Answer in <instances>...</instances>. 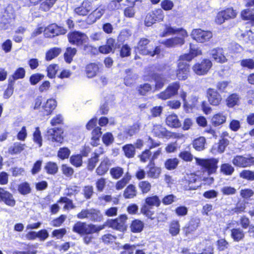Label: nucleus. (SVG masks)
I'll list each match as a JSON object with an SVG mask.
<instances>
[{
  "label": "nucleus",
  "mask_w": 254,
  "mask_h": 254,
  "mask_svg": "<svg viewBox=\"0 0 254 254\" xmlns=\"http://www.w3.org/2000/svg\"><path fill=\"white\" fill-rule=\"evenodd\" d=\"M178 33L180 36L162 40L160 43L167 48H173L182 46L185 43V38L188 36L187 31L182 28H176L166 25L164 31L161 35V37H166L169 35Z\"/></svg>",
  "instance_id": "f257e3e1"
},
{
  "label": "nucleus",
  "mask_w": 254,
  "mask_h": 254,
  "mask_svg": "<svg viewBox=\"0 0 254 254\" xmlns=\"http://www.w3.org/2000/svg\"><path fill=\"white\" fill-rule=\"evenodd\" d=\"M200 54V51L198 49L192 48L190 45V53L180 56L177 72V76L179 80H186L188 78L190 69V65L188 62L190 61L194 57Z\"/></svg>",
  "instance_id": "f03ea898"
},
{
  "label": "nucleus",
  "mask_w": 254,
  "mask_h": 254,
  "mask_svg": "<svg viewBox=\"0 0 254 254\" xmlns=\"http://www.w3.org/2000/svg\"><path fill=\"white\" fill-rule=\"evenodd\" d=\"M196 164L201 167L203 172H206L208 176L216 173L218 168L219 160L217 158L207 159L195 157Z\"/></svg>",
  "instance_id": "7ed1b4c3"
},
{
  "label": "nucleus",
  "mask_w": 254,
  "mask_h": 254,
  "mask_svg": "<svg viewBox=\"0 0 254 254\" xmlns=\"http://www.w3.org/2000/svg\"><path fill=\"white\" fill-rule=\"evenodd\" d=\"M101 230L93 224H87L81 221L77 222L72 228L73 232L80 235L91 234L96 233Z\"/></svg>",
  "instance_id": "20e7f679"
},
{
  "label": "nucleus",
  "mask_w": 254,
  "mask_h": 254,
  "mask_svg": "<svg viewBox=\"0 0 254 254\" xmlns=\"http://www.w3.org/2000/svg\"><path fill=\"white\" fill-rule=\"evenodd\" d=\"M181 185L185 190H196L200 186V178L193 173L188 174L182 180Z\"/></svg>",
  "instance_id": "39448f33"
},
{
  "label": "nucleus",
  "mask_w": 254,
  "mask_h": 254,
  "mask_svg": "<svg viewBox=\"0 0 254 254\" xmlns=\"http://www.w3.org/2000/svg\"><path fill=\"white\" fill-rule=\"evenodd\" d=\"M76 216L79 219H87L97 222L100 221L102 217L100 211L94 208L82 209Z\"/></svg>",
  "instance_id": "423d86ee"
},
{
  "label": "nucleus",
  "mask_w": 254,
  "mask_h": 254,
  "mask_svg": "<svg viewBox=\"0 0 254 254\" xmlns=\"http://www.w3.org/2000/svg\"><path fill=\"white\" fill-rule=\"evenodd\" d=\"M161 203V201L157 195H153L145 198V203L141 208V212L147 217L151 218L153 213L150 210L152 206L158 207Z\"/></svg>",
  "instance_id": "0eeeda50"
},
{
  "label": "nucleus",
  "mask_w": 254,
  "mask_h": 254,
  "mask_svg": "<svg viewBox=\"0 0 254 254\" xmlns=\"http://www.w3.org/2000/svg\"><path fill=\"white\" fill-rule=\"evenodd\" d=\"M237 16L236 10L232 8H228L219 11L216 15L215 22L218 24H222L226 20L235 18Z\"/></svg>",
  "instance_id": "6e6552de"
},
{
  "label": "nucleus",
  "mask_w": 254,
  "mask_h": 254,
  "mask_svg": "<svg viewBox=\"0 0 254 254\" xmlns=\"http://www.w3.org/2000/svg\"><path fill=\"white\" fill-rule=\"evenodd\" d=\"M191 36L197 42L204 43L208 41L212 37V33L210 31L195 29L192 31Z\"/></svg>",
  "instance_id": "1a4fd4ad"
},
{
  "label": "nucleus",
  "mask_w": 254,
  "mask_h": 254,
  "mask_svg": "<svg viewBox=\"0 0 254 254\" xmlns=\"http://www.w3.org/2000/svg\"><path fill=\"white\" fill-rule=\"evenodd\" d=\"M127 216L126 215H121L116 219L109 220L108 221V225L109 227L114 229L121 232H124L127 229Z\"/></svg>",
  "instance_id": "9d476101"
},
{
  "label": "nucleus",
  "mask_w": 254,
  "mask_h": 254,
  "mask_svg": "<svg viewBox=\"0 0 254 254\" xmlns=\"http://www.w3.org/2000/svg\"><path fill=\"white\" fill-rule=\"evenodd\" d=\"M179 88L180 84L179 82H173L170 84L164 91L159 94L157 96L162 100L169 99L178 93Z\"/></svg>",
  "instance_id": "9b49d317"
},
{
  "label": "nucleus",
  "mask_w": 254,
  "mask_h": 254,
  "mask_svg": "<svg viewBox=\"0 0 254 254\" xmlns=\"http://www.w3.org/2000/svg\"><path fill=\"white\" fill-rule=\"evenodd\" d=\"M179 88L180 84L179 82H173L170 84L164 91L159 94L157 96L162 100L169 99L178 93Z\"/></svg>",
  "instance_id": "f8f14e48"
},
{
  "label": "nucleus",
  "mask_w": 254,
  "mask_h": 254,
  "mask_svg": "<svg viewBox=\"0 0 254 254\" xmlns=\"http://www.w3.org/2000/svg\"><path fill=\"white\" fill-rule=\"evenodd\" d=\"M211 66V62L208 59H204L201 63L194 64L192 69L196 74L202 75L206 74Z\"/></svg>",
  "instance_id": "ddd939ff"
},
{
  "label": "nucleus",
  "mask_w": 254,
  "mask_h": 254,
  "mask_svg": "<svg viewBox=\"0 0 254 254\" xmlns=\"http://www.w3.org/2000/svg\"><path fill=\"white\" fill-rule=\"evenodd\" d=\"M87 39V37L84 33L77 31H73L68 34L69 42L77 46L82 45L86 42Z\"/></svg>",
  "instance_id": "4468645a"
},
{
  "label": "nucleus",
  "mask_w": 254,
  "mask_h": 254,
  "mask_svg": "<svg viewBox=\"0 0 254 254\" xmlns=\"http://www.w3.org/2000/svg\"><path fill=\"white\" fill-rule=\"evenodd\" d=\"M66 30L63 27L60 26L55 23L52 24L46 27L44 34L46 37H52L65 34Z\"/></svg>",
  "instance_id": "2eb2a0df"
},
{
  "label": "nucleus",
  "mask_w": 254,
  "mask_h": 254,
  "mask_svg": "<svg viewBox=\"0 0 254 254\" xmlns=\"http://www.w3.org/2000/svg\"><path fill=\"white\" fill-rule=\"evenodd\" d=\"M232 163L235 166L239 167H249L254 165V157L237 155L233 159Z\"/></svg>",
  "instance_id": "dca6fc26"
},
{
  "label": "nucleus",
  "mask_w": 254,
  "mask_h": 254,
  "mask_svg": "<svg viewBox=\"0 0 254 254\" xmlns=\"http://www.w3.org/2000/svg\"><path fill=\"white\" fill-rule=\"evenodd\" d=\"M63 133L62 128L58 127L50 128L47 131L49 139H51L52 142L60 143H62L64 140V137L62 135Z\"/></svg>",
  "instance_id": "f3484780"
},
{
  "label": "nucleus",
  "mask_w": 254,
  "mask_h": 254,
  "mask_svg": "<svg viewBox=\"0 0 254 254\" xmlns=\"http://www.w3.org/2000/svg\"><path fill=\"white\" fill-rule=\"evenodd\" d=\"M113 163V160L107 157H104L101 161L99 166L96 170V172L99 176H103L109 170L110 167Z\"/></svg>",
  "instance_id": "a211bd4d"
},
{
  "label": "nucleus",
  "mask_w": 254,
  "mask_h": 254,
  "mask_svg": "<svg viewBox=\"0 0 254 254\" xmlns=\"http://www.w3.org/2000/svg\"><path fill=\"white\" fill-rule=\"evenodd\" d=\"M3 201L5 204L11 207L15 205V200L13 195L2 188H0V202Z\"/></svg>",
  "instance_id": "6ab92c4d"
},
{
  "label": "nucleus",
  "mask_w": 254,
  "mask_h": 254,
  "mask_svg": "<svg viewBox=\"0 0 254 254\" xmlns=\"http://www.w3.org/2000/svg\"><path fill=\"white\" fill-rule=\"evenodd\" d=\"M105 5H101L90 14L87 18V21L89 23H94L97 19H100L105 13Z\"/></svg>",
  "instance_id": "aec40b11"
},
{
  "label": "nucleus",
  "mask_w": 254,
  "mask_h": 254,
  "mask_svg": "<svg viewBox=\"0 0 254 254\" xmlns=\"http://www.w3.org/2000/svg\"><path fill=\"white\" fill-rule=\"evenodd\" d=\"M207 97L209 103L213 106H217L221 101V95L214 89H209L207 90Z\"/></svg>",
  "instance_id": "412c9836"
},
{
  "label": "nucleus",
  "mask_w": 254,
  "mask_h": 254,
  "mask_svg": "<svg viewBox=\"0 0 254 254\" xmlns=\"http://www.w3.org/2000/svg\"><path fill=\"white\" fill-rule=\"evenodd\" d=\"M92 9V2L88 0H84L81 5L75 8L74 12L79 15H86Z\"/></svg>",
  "instance_id": "4be33fe9"
},
{
  "label": "nucleus",
  "mask_w": 254,
  "mask_h": 254,
  "mask_svg": "<svg viewBox=\"0 0 254 254\" xmlns=\"http://www.w3.org/2000/svg\"><path fill=\"white\" fill-rule=\"evenodd\" d=\"M57 106L56 101L54 99H48L42 105V111L44 115H50Z\"/></svg>",
  "instance_id": "5701e85b"
},
{
  "label": "nucleus",
  "mask_w": 254,
  "mask_h": 254,
  "mask_svg": "<svg viewBox=\"0 0 254 254\" xmlns=\"http://www.w3.org/2000/svg\"><path fill=\"white\" fill-rule=\"evenodd\" d=\"M210 54L213 59L218 63H223L227 61L222 48H217L212 49L210 51Z\"/></svg>",
  "instance_id": "b1692460"
},
{
  "label": "nucleus",
  "mask_w": 254,
  "mask_h": 254,
  "mask_svg": "<svg viewBox=\"0 0 254 254\" xmlns=\"http://www.w3.org/2000/svg\"><path fill=\"white\" fill-rule=\"evenodd\" d=\"M152 133L159 138H167L170 136V132L160 125H156L153 126Z\"/></svg>",
  "instance_id": "393cba45"
},
{
  "label": "nucleus",
  "mask_w": 254,
  "mask_h": 254,
  "mask_svg": "<svg viewBox=\"0 0 254 254\" xmlns=\"http://www.w3.org/2000/svg\"><path fill=\"white\" fill-rule=\"evenodd\" d=\"M245 236L244 231L240 228H233L231 230V237L234 242H239L243 241Z\"/></svg>",
  "instance_id": "a878e982"
},
{
  "label": "nucleus",
  "mask_w": 254,
  "mask_h": 254,
  "mask_svg": "<svg viewBox=\"0 0 254 254\" xmlns=\"http://www.w3.org/2000/svg\"><path fill=\"white\" fill-rule=\"evenodd\" d=\"M149 170L147 171V174L150 178L157 179L159 177L161 169L159 167L155 166V163H149L147 165Z\"/></svg>",
  "instance_id": "bb28decb"
},
{
  "label": "nucleus",
  "mask_w": 254,
  "mask_h": 254,
  "mask_svg": "<svg viewBox=\"0 0 254 254\" xmlns=\"http://www.w3.org/2000/svg\"><path fill=\"white\" fill-rule=\"evenodd\" d=\"M150 41L145 38H141L138 43L137 49L138 52L144 55H147L149 53V51L146 49V46Z\"/></svg>",
  "instance_id": "cd10ccee"
},
{
  "label": "nucleus",
  "mask_w": 254,
  "mask_h": 254,
  "mask_svg": "<svg viewBox=\"0 0 254 254\" xmlns=\"http://www.w3.org/2000/svg\"><path fill=\"white\" fill-rule=\"evenodd\" d=\"M99 66L95 63H90L86 67V72L88 77L92 78L95 76L99 72Z\"/></svg>",
  "instance_id": "c85d7f7f"
},
{
  "label": "nucleus",
  "mask_w": 254,
  "mask_h": 254,
  "mask_svg": "<svg viewBox=\"0 0 254 254\" xmlns=\"http://www.w3.org/2000/svg\"><path fill=\"white\" fill-rule=\"evenodd\" d=\"M25 144L18 142H14L8 148V152L11 155H15L20 153L25 148Z\"/></svg>",
  "instance_id": "c756f323"
},
{
  "label": "nucleus",
  "mask_w": 254,
  "mask_h": 254,
  "mask_svg": "<svg viewBox=\"0 0 254 254\" xmlns=\"http://www.w3.org/2000/svg\"><path fill=\"white\" fill-rule=\"evenodd\" d=\"M151 77L155 83V89L157 90L161 89L165 82L164 77L162 75L157 73H153Z\"/></svg>",
  "instance_id": "7c9ffc66"
},
{
  "label": "nucleus",
  "mask_w": 254,
  "mask_h": 254,
  "mask_svg": "<svg viewBox=\"0 0 254 254\" xmlns=\"http://www.w3.org/2000/svg\"><path fill=\"white\" fill-rule=\"evenodd\" d=\"M166 122L167 125L171 127H178L181 125L177 116L175 114L169 115L166 118Z\"/></svg>",
  "instance_id": "2f4dec72"
},
{
  "label": "nucleus",
  "mask_w": 254,
  "mask_h": 254,
  "mask_svg": "<svg viewBox=\"0 0 254 254\" xmlns=\"http://www.w3.org/2000/svg\"><path fill=\"white\" fill-rule=\"evenodd\" d=\"M199 223V220L197 219H191L189 223L188 227L185 229L186 235L192 233L198 228Z\"/></svg>",
  "instance_id": "473e14b6"
},
{
  "label": "nucleus",
  "mask_w": 254,
  "mask_h": 254,
  "mask_svg": "<svg viewBox=\"0 0 254 254\" xmlns=\"http://www.w3.org/2000/svg\"><path fill=\"white\" fill-rule=\"evenodd\" d=\"M102 134L101 128L99 127H96L92 132V138L91 144L93 146H97L99 141V138Z\"/></svg>",
  "instance_id": "72a5a7b5"
},
{
  "label": "nucleus",
  "mask_w": 254,
  "mask_h": 254,
  "mask_svg": "<svg viewBox=\"0 0 254 254\" xmlns=\"http://www.w3.org/2000/svg\"><path fill=\"white\" fill-rule=\"evenodd\" d=\"M123 150L125 155L128 158H133L135 154L134 145L132 144H127L123 147Z\"/></svg>",
  "instance_id": "f704fd0d"
},
{
  "label": "nucleus",
  "mask_w": 254,
  "mask_h": 254,
  "mask_svg": "<svg viewBox=\"0 0 254 254\" xmlns=\"http://www.w3.org/2000/svg\"><path fill=\"white\" fill-rule=\"evenodd\" d=\"M44 169L46 173L50 175H55L58 171V166L57 163L52 161L46 163Z\"/></svg>",
  "instance_id": "c9c22d12"
},
{
  "label": "nucleus",
  "mask_w": 254,
  "mask_h": 254,
  "mask_svg": "<svg viewBox=\"0 0 254 254\" xmlns=\"http://www.w3.org/2000/svg\"><path fill=\"white\" fill-rule=\"evenodd\" d=\"M180 231V225L178 220H173L169 225V233L172 236L179 234Z\"/></svg>",
  "instance_id": "e433bc0d"
},
{
  "label": "nucleus",
  "mask_w": 254,
  "mask_h": 254,
  "mask_svg": "<svg viewBox=\"0 0 254 254\" xmlns=\"http://www.w3.org/2000/svg\"><path fill=\"white\" fill-rule=\"evenodd\" d=\"M139 126L137 125H133L131 127H129L125 128L123 131V134L125 137L127 138L128 137L133 136L139 130Z\"/></svg>",
  "instance_id": "4c0bfd02"
},
{
  "label": "nucleus",
  "mask_w": 254,
  "mask_h": 254,
  "mask_svg": "<svg viewBox=\"0 0 254 254\" xmlns=\"http://www.w3.org/2000/svg\"><path fill=\"white\" fill-rule=\"evenodd\" d=\"M17 190L19 193L23 195L29 194L31 192L30 184L26 182L20 183L18 186Z\"/></svg>",
  "instance_id": "58836bf2"
},
{
  "label": "nucleus",
  "mask_w": 254,
  "mask_h": 254,
  "mask_svg": "<svg viewBox=\"0 0 254 254\" xmlns=\"http://www.w3.org/2000/svg\"><path fill=\"white\" fill-rule=\"evenodd\" d=\"M77 50L74 48L68 47L66 49V51L64 54V58L67 63H70L73 59V57L75 55Z\"/></svg>",
  "instance_id": "ea45409f"
},
{
  "label": "nucleus",
  "mask_w": 254,
  "mask_h": 254,
  "mask_svg": "<svg viewBox=\"0 0 254 254\" xmlns=\"http://www.w3.org/2000/svg\"><path fill=\"white\" fill-rule=\"evenodd\" d=\"M226 117L222 113H218L213 116L212 118V124L216 127L223 124L225 122Z\"/></svg>",
  "instance_id": "a19ab883"
},
{
  "label": "nucleus",
  "mask_w": 254,
  "mask_h": 254,
  "mask_svg": "<svg viewBox=\"0 0 254 254\" xmlns=\"http://www.w3.org/2000/svg\"><path fill=\"white\" fill-rule=\"evenodd\" d=\"M33 140L34 143L38 145L39 147H41L43 144V139L41 135V132L39 127L35 128V130L33 134Z\"/></svg>",
  "instance_id": "79ce46f5"
},
{
  "label": "nucleus",
  "mask_w": 254,
  "mask_h": 254,
  "mask_svg": "<svg viewBox=\"0 0 254 254\" xmlns=\"http://www.w3.org/2000/svg\"><path fill=\"white\" fill-rule=\"evenodd\" d=\"M130 179L131 176L128 173H126L123 178L117 183L116 189L117 190H122L128 183Z\"/></svg>",
  "instance_id": "37998d69"
},
{
  "label": "nucleus",
  "mask_w": 254,
  "mask_h": 254,
  "mask_svg": "<svg viewBox=\"0 0 254 254\" xmlns=\"http://www.w3.org/2000/svg\"><path fill=\"white\" fill-rule=\"evenodd\" d=\"M61 52V50L57 47L50 49L46 54V60L51 61L59 56Z\"/></svg>",
  "instance_id": "c03bdc74"
},
{
  "label": "nucleus",
  "mask_w": 254,
  "mask_h": 254,
  "mask_svg": "<svg viewBox=\"0 0 254 254\" xmlns=\"http://www.w3.org/2000/svg\"><path fill=\"white\" fill-rule=\"evenodd\" d=\"M234 168L229 163H224L220 167V172L226 176L231 175L234 172Z\"/></svg>",
  "instance_id": "a18cd8bd"
},
{
  "label": "nucleus",
  "mask_w": 254,
  "mask_h": 254,
  "mask_svg": "<svg viewBox=\"0 0 254 254\" xmlns=\"http://www.w3.org/2000/svg\"><path fill=\"white\" fill-rule=\"evenodd\" d=\"M144 224L142 221L139 220H135L132 222L130 228L132 232L138 233L142 230Z\"/></svg>",
  "instance_id": "49530a36"
},
{
  "label": "nucleus",
  "mask_w": 254,
  "mask_h": 254,
  "mask_svg": "<svg viewBox=\"0 0 254 254\" xmlns=\"http://www.w3.org/2000/svg\"><path fill=\"white\" fill-rule=\"evenodd\" d=\"M179 163V161L177 158H170L165 161V166L167 170H172L177 168Z\"/></svg>",
  "instance_id": "de8ad7c7"
},
{
  "label": "nucleus",
  "mask_w": 254,
  "mask_h": 254,
  "mask_svg": "<svg viewBox=\"0 0 254 254\" xmlns=\"http://www.w3.org/2000/svg\"><path fill=\"white\" fill-rule=\"evenodd\" d=\"M205 139L204 137H199L194 140L193 142V147L198 151L202 150L204 148Z\"/></svg>",
  "instance_id": "09e8293b"
},
{
  "label": "nucleus",
  "mask_w": 254,
  "mask_h": 254,
  "mask_svg": "<svg viewBox=\"0 0 254 254\" xmlns=\"http://www.w3.org/2000/svg\"><path fill=\"white\" fill-rule=\"evenodd\" d=\"M58 203H65V205L64 207V209L65 210H68L69 209H73L75 208V206L73 203L72 200L67 197H61L58 201Z\"/></svg>",
  "instance_id": "8fccbe9b"
},
{
  "label": "nucleus",
  "mask_w": 254,
  "mask_h": 254,
  "mask_svg": "<svg viewBox=\"0 0 254 254\" xmlns=\"http://www.w3.org/2000/svg\"><path fill=\"white\" fill-rule=\"evenodd\" d=\"M135 187L133 185H129L125 190L124 195L126 198H133L136 195Z\"/></svg>",
  "instance_id": "3c124183"
},
{
  "label": "nucleus",
  "mask_w": 254,
  "mask_h": 254,
  "mask_svg": "<svg viewBox=\"0 0 254 254\" xmlns=\"http://www.w3.org/2000/svg\"><path fill=\"white\" fill-rule=\"evenodd\" d=\"M156 21H161L163 20L164 13L161 8H157L150 12Z\"/></svg>",
  "instance_id": "603ef678"
},
{
  "label": "nucleus",
  "mask_w": 254,
  "mask_h": 254,
  "mask_svg": "<svg viewBox=\"0 0 254 254\" xmlns=\"http://www.w3.org/2000/svg\"><path fill=\"white\" fill-rule=\"evenodd\" d=\"M2 16L7 17L8 19L12 20L15 18V10L11 4H9L6 6Z\"/></svg>",
  "instance_id": "864d4df0"
},
{
  "label": "nucleus",
  "mask_w": 254,
  "mask_h": 254,
  "mask_svg": "<svg viewBox=\"0 0 254 254\" xmlns=\"http://www.w3.org/2000/svg\"><path fill=\"white\" fill-rule=\"evenodd\" d=\"M70 162L75 167H80L82 164V156L80 154L72 155L70 158Z\"/></svg>",
  "instance_id": "5fc2aeb1"
},
{
  "label": "nucleus",
  "mask_w": 254,
  "mask_h": 254,
  "mask_svg": "<svg viewBox=\"0 0 254 254\" xmlns=\"http://www.w3.org/2000/svg\"><path fill=\"white\" fill-rule=\"evenodd\" d=\"M135 1L132 3L131 5L126 7L124 10V16L127 18H132L134 16L135 11L134 8Z\"/></svg>",
  "instance_id": "6e6d98bb"
},
{
  "label": "nucleus",
  "mask_w": 254,
  "mask_h": 254,
  "mask_svg": "<svg viewBox=\"0 0 254 254\" xmlns=\"http://www.w3.org/2000/svg\"><path fill=\"white\" fill-rule=\"evenodd\" d=\"M228 144L229 141L227 139L222 138L220 140L218 144H216L213 147V148L214 149L215 147H217L218 152L223 153L225 151V148Z\"/></svg>",
  "instance_id": "4d7b16f0"
},
{
  "label": "nucleus",
  "mask_w": 254,
  "mask_h": 254,
  "mask_svg": "<svg viewBox=\"0 0 254 254\" xmlns=\"http://www.w3.org/2000/svg\"><path fill=\"white\" fill-rule=\"evenodd\" d=\"M240 177L248 181H254V172L248 170H243L240 174Z\"/></svg>",
  "instance_id": "13d9d810"
},
{
  "label": "nucleus",
  "mask_w": 254,
  "mask_h": 254,
  "mask_svg": "<svg viewBox=\"0 0 254 254\" xmlns=\"http://www.w3.org/2000/svg\"><path fill=\"white\" fill-rule=\"evenodd\" d=\"M124 173L123 169L120 167H114L111 169L110 174L114 179H118L120 178Z\"/></svg>",
  "instance_id": "bf43d9fd"
},
{
  "label": "nucleus",
  "mask_w": 254,
  "mask_h": 254,
  "mask_svg": "<svg viewBox=\"0 0 254 254\" xmlns=\"http://www.w3.org/2000/svg\"><path fill=\"white\" fill-rule=\"evenodd\" d=\"M239 100V95L237 94H232L227 100V105L229 107H233L238 104Z\"/></svg>",
  "instance_id": "052dcab7"
},
{
  "label": "nucleus",
  "mask_w": 254,
  "mask_h": 254,
  "mask_svg": "<svg viewBox=\"0 0 254 254\" xmlns=\"http://www.w3.org/2000/svg\"><path fill=\"white\" fill-rule=\"evenodd\" d=\"M241 16L244 20H250L253 23L254 20V13L253 11L248 9L243 10L241 12Z\"/></svg>",
  "instance_id": "680f3d73"
},
{
  "label": "nucleus",
  "mask_w": 254,
  "mask_h": 254,
  "mask_svg": "<svg viewBox=\"0 0 254 254\" xmlns=\"http://www.w3.org/2000/svg\"><path fill=\"white\" fill-rule=\"evenodd\" d=\"M70 154V150L67 147L60 148L58 152V157L64 160L68 158Z\"/></svg>",
  "instance_id": "e2e57ef3"
},
{
  "label": "nucleus",
  "mask_w": 254,
  "mask_h": 254,
  "mask_svg": "<svg viewBox=\"0 0 254 254\" xmlns=\"http://www.w3.org/2000/svg\"><path fill=\"white\" fill-rule=\"evenodd\" d=\"M160 5L161 9L165 11H169L173 9L174 6V3L171 0H162Z\"/></svg>",
  "instance_id": "0e129e2a"
},
{
  "label": "nucleus",
  "mask_w": 254,
  "mask_h": 254,
  "mask_svg": "<svg viewBox=\"0 0 254 254\" xmlns=\"http://www.w3.org/2000/svg\"><path fill=\"white\" fill-rule=\"evenodd\" d=\"M58 70V66L56 64L50 65L47 69V75L49 78H53L55 77Z\"/></svg>",
  "instance_id": "69168bd1"
},
{
  "label": "nucleus",
  "mask_w": 254,
  "mask_h": 254,
  "mask_svg": "<svg viewBox=\"0 0 254 254\" xmlns=\"http://www.w3.org/2000/svg\"><path fill=\"white\" fill-rule=\"evenodd\" d=\"M25 75V70L23 67L17 68L12 75V80L14 81L18 79H21L24 77Z\"/></svg>",
  "instance_id": "338daca9"
},
{
  "label": "nucleus",
  "mask_w": 254,
  "mask_h": 254,
  "mask_svg": "<svg viewBox=\"0 0 254 254\" xmlns=\"http://www.w3.org/2000/svg\"><path fill=\"white\" fill-rule=\"evenodd\" d=\"M135 248L134 245L126 244L121 247V249H123V251L121 252V254H132Z\"/></svg>",
  "instance_id": "774afa93"
}]
</instances>
